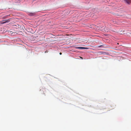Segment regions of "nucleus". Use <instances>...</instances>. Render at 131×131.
<instances>
[{
	"instance_id": "obj_12",
	"label": "nucleus",
	"mask_w": 131,
	"mask_h": 131,
	"mask_svg": "<svg viewBox=\"0 0 131 131\" xmlns=\"http://www.w3.org/2000/svg\"><path fill=\"white\" fill-rule=\"evenodd\" d=\"M80 57V58H81V59H83L82 58V57Z\"/></svg>"
},
{
	"instance_id": "obj_1",
	"label": "nucleus",
	"mask_w": 131,
	"mask_h": 131,
	"mask_svg": "<svg viewBox=\"0 0 131 131\" xmlns=\"http://www.w3.org/2000/svg\"><path fill=\"white\" fill-rule=\"evenodd\" d=\"M75 48L77 49H87V48H86L81 47H75Z\"/></svg>"
},
{
	"instance_id": "obj_14",
	"label": "nucleus",
	"mask_w": 131,
	"mask_h": 131,
	"mask_svg": "<svg viewBox=\"0 0 131 131\" xmlns=\"http://www.w3.org/2000/svg\"><path fill=\"white\" fill-rule=\"evenodd\" d=\"M14 34H13V35H14Z\"/></svg>"
},
{
	"instance_id": "obj_9",
	"label": "nucleus",
	"mask_w": 131,
	"mask_h": 131,
	"mask_svg": "<svg viewBox=\"0 0 131 131\" xmlns=\"http://www.w3.org/2000/svg\"><path fill=\"white\" fill-rule=\"evenodd\" d=\"M2 24H4L5 23V21L2 23Z\"/></svg>"
},
{
	"instance_id": "obj_3",
	"label": "nucleus",
	"mask_w": 131,
	"mask_h": 131,
	"mask_svg": "<svg viewBox=\"0 0 131 131\" xmlns=\"http://www.w3.org/2000/svg\"><path fill=\"white\" fill-rule=\"evenodd\" d=\"M114 15L115 16H123V15H119L117 13L115 14Z\"/></svg>"
},
{
	"instance_id": "obj_6",
	"label": "nucleus",
	"mask_w": 131,
	"mask_h": 131,
	"mask_svg": "<svg viewBox=\"0 0 131 131\" xmlns=\"http://www.w3.org/2000/svg\"><path fill=\"white\" fill-rule=\"evenodd\" d=\"M35 14L34 13H31L30 14V15L31 16H33Z\"/></svg>"
},
{
	"instance_id": "obj_11",
	"label": "nucleus",
	"mask_w": 131,
	"mask_h": 131,
	"mask_svg": "<svg viewBox=\"0 0 131 131\" xmlns=\"http://www.w3.org/2000/svg\"><path fill=\"white\" fill-rule=\"evenodd\" d=\"M59 54H60V55H61V54H62V53H61V52H60V53H59Z\"/></svg>"
},
{
	"instance_id": "obj_8",
	"label": "nucleus",
	"mask_w": 131,
	"mask_h": 131,
	"mask_svg": "<svg viewBox=\"0 0 131 131\" xmlns=\"http://www.w3.org/2000/svg\"><path fill=\"white\" fill-rule=\"evenodd\" d=\"M9 33L12 34H13V32H12L11 31H10V32H9Z\"/></svg>"
},
{
	"instance_id": "obj_13",
	"label": "nucleus",
	"mask_w": 131,
	"mask_h": 131,
	"mask_svg": "<svg viewBox=\"0 0 131 131\" xmlns=\"http://www.w3.org/2000/svg\"><path fill=\"white\" fill-rule=\"evenodd\" d=\"M117 45H118L119 44V43H117Z\"/></svg>"
},
{
	"instance_id": "obj_4",
	"label": "nucleus",
	"mask_w": 131,
	"mask_h": 131,
	"mask_svg": "<svg viewBox=\"0 0 131 131\" xmlns=\"http://www.w3.org/2000/svg\"><path fill=\"white\" fill-rule=\"evenodd\" d=\"M113 22L114 23V24H117L118 25H119L120 24V23H118L116 21H113Z\"/></svg>"
},
{
	"instance_id": "obj_2",
	"label": "nucleus",
	"mask_w": 131,
	"mask_h": 131,
	"mask_svg": "<svg viewBox=\"0 0 131 131\" xmlns=\"http://www.w3.org/2000/svg\"><path fill=\"white\" fill-rule=\"evenodd\" d=\"M126 1V3L128 4H130V2L131 1L130 0H124Z\"/></svg>"
},
{
	"instance_id": "obj_5",
	"label": "nucleus",
	"mask_w": 131,
	"mask_h": 131,
	"mask_svg": "<svg viewBox=\"0 0 131 131\" xmlns=\"http://www.w3.org/2000/svg\"><path fill=\"white\" fill-rule=\"evenodd\" d=\"M100 52L101 53V54H106V52Z\"/></svg>"
},
{
	"instance_id": "obj_7",
	"label": "nucleus",
	"mask_w": 131,
	"mask_h": 131,
	"mask_svg": "<svg viewBox=\"0 0 131 131\" xmlns=\"http://www.w3.org/2000/svg\"><path fill=\"white\" fill-rule=\"evenodd\" d=\"M9 19H8L7 20H5V23H7L8 21H9Z\"/></svg>"
},
{
	"instance_id": "obj_10",
	"label": "nucleus",
	"mask_w": 131,
	"mask_h": 131,
	"mask_svg": "<svg viewBox=\"0 0 131 131\" xmlns=\"http://www.w3.org/2000/svg\"><path fill=\"white\" fill-rule=\"evenodd\" d=\"M103 46V45H101V46H99V47H102V46Z\"/></svg>"
}]
</instances>
